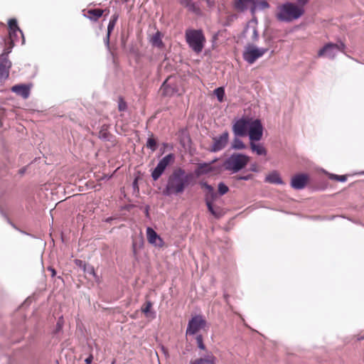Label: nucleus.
Wrapping results in <instances>:
<instances>
[{
  "label": "nucleus",
  "instance_id": "2",
  "mask_svg": "<svg viewBox=\"0 0 364 364\" xmlns=\"http://www.w3.org/2000/svg\"><path fill=\"white\" fill-rule=\"evenodd\" d=\"M304 14L302 7L292 3H287L279 7L277 17L282 21H291L299 18Z\"/></svg>",
  "mask_w": 364,
  "mask_h": 364
},
{
  "label": "nucleus",
  "instance_id": "32",
  "mask_svg": "<svg viewBox=\"0 0 364 364\" xmlns=\"http://www.w3.org/2000/svg\"><path fill=\"white\" fill-rule=\"evenodd\" d=\"M328 176L331 180H335L341 182H345L347 180V176L346 175H336L333 173H328Z\"/></svg>",
  "mask_w": 364,
  "mask_h": 364
},
{
  "label": "nucleus",
  "instance_id": "5",
  "mask_svg": "<svg viewBox=\"0 0 364 364\" xmlns=\"http://www.w3.org/2000/svg\"><path fill=\"white\" fill-rule=\"evenodd\" d=\"M268 48H258L253 45L248 46L243 53V58L250 64L254 63L257 59L268 51Z\"/></svg>",
  "mask_w": 364,
  "mask_h": 364
},
{
  "label": "nucleus",
  "instance_id": "35",
  "mask_svg": "<svg viewBox=\"0 0 364 364\" xmlns=\"http://www.w3.org/2000/svg\"><path fill=\"white\" fill-rule=\"evenodd\" d=\"M85 272L87 273L90 275H92L95 282H100V279L95 273V269L92 266H86V270H84Z\"/></svg>",
  "mask_w": 364,
  "mask_h": 364
},
{
  "label": "nucleus",
  "instance_id": "45",
  "mask_svg": "<svg viewBox=\"0 0 364 364\" xmlns=\"http://www.w3.org/2000/svg\"><path fill=\"white\" fill-rule=\"evenodd\" d=\"M48 269L49 271H50V272H51V276H52L53 277L55 276V274H56V272H55V270L53 267H49L48 268Z\"/></svg>",
  "mask_w": 364,
  "mask_h": 364
},
{
  "label": "nucleus",
  "instance_id": "46",
  "mask_svg": "<svg viewBox=\"0 0 364 364\" xmlns=\"http://www.w3.org/2000/svg\"><path fill=\"white\" fill-rule=\"evenodd\" d=\"M308 1L309 0H298L299 4L301 6L305 5Z\"/></svg>",
  "mask_w": 364,
  "mask_h": 364
},
{
  "label": "nucleus",
  "instance_id": "30",
  "mask_svg": "<svg viewBox=\"0 0 364 364\" xmlns=\"http://www.w3.org/2000/svg\"><path fill=\"white\" fill-rule=\"evenodd\" d=\"M214 94L216 95L219 102H222L224 100L225 90L223 87H220L214 90Z\"/></svg>",
  "mask_w": 364,
  "mask_h": 364
},
{
  "label": "nucleus",
  "instance_id": "1",
  "mask_svg": "<svg viewBox=\"0 0 364 364\" xmlns=\"http://www.w3.org/2000/svg\"><path fill=\"white\" fill-rule=\"evenodd\" d=\"M191 174L186 175L185 171L178 168L173 171L168 179L166 186L164 191L165 195L182 193L188 184V179Z\"/></svg>",
  "mask_w": 364,
  "mask_h": 364
},
{
  "label": "nucleus",
  "instance_id": "44",
  "mask_svg": "<svg viewBox=\"0 0 364 364\" xmlns=\"http://www.w3.org/2000/svg\"><path fill=\"white\" fill-rule=\"evenodd\" d=\"M92 360H93V356L92 354H90L86 359H85V363L86 364H91V363L92 362Z\"/></svg>",
  "mask_w": 364,
  "mask_h": 364
},
{
  "label": "nucleus",
  "instance_id": "9",
  "mask_svg": "<svg viewBox=\"0 0 364 364\" xmlns=\"http://www.w3.org/2000/svg\"><path fill=\"white\" fill-rule=\"evenodd\" d=\"M9 53L4 51L0 55V81L8 78L9 70L11 67V62L9 60Z\"/></svg>",
  "mask_w": 364,
  "mask_h": 364
},
{
  "label": "nucleus",
  "instance_id": "31",
  "mask_svg": "<svg viewBox=\"0 0 364 364\" xmlns=\"http://www.w3.org/2000/svg\"><path fill=\"white\" fill-rule=\"evenodd\" d=\"M153 304L151 301H146L141 306V311L146 316H149V313L152 308Z\"/></svg>",
  "mask_w": 364,
  "mask_h": 364
},
{
  "label": "nucleus",
  "instance_id": "7",
  "mask_svg": "<svg viewBox=\"0 0 364 364\" xmlns=\"http://www.w3.org/2000/svg\"><path fill=\"white\" fill-rule=\"evenodd\" d=\"M206 324L205 320L202 316L198 315L193 316L188 322L186 330V335H194L201 328H204Z\"/></svg>",
  "mask_w": 364,
  "mask_h": 364
},
{
  "label": "nucleus",
  "instance_id": "23",
  "mask_svg": "<svg viewBox=\"0 0 364 364\" xmlns=\"http://www.w3.org/2000/svg\"><path fill=\"white\" fill-rule=\"evenodd\" d=\"M117 19H118V16L114 14L112 16L111 19L109 20V24L107 26V34L106 36V42L107 44H109V43L110 33L113 31V29L116 25Z\"/></svg>",
  "mask_w": 364,
  "mask_h": 364
},
{
  "label": "nucleus",
  "instance_id": "48",
  "mask_svg": "<svg viewBox=\"0 0 364 364\" xmlns=\"http://www.w3.org/2000/svg\"><path fill=\"white\" fill-rule=\"evenodd\" d=\"M251 171H257V166L256 164H253L250 168Z\"/></svg>",
  "mask_w": 364,
  "mask_h": 364
},
{
  "label": "nucleus",
  "instance_id": "27",
  "mask_svg": "<svg viewBox=\"0 0 364 364\" xmlns=\"http://www.w3.org/2000/svg\"><path fill=\"white\" fill-rule=\"evenodd\" d=\"M112 134L108 131L107 127L106 125H103L99 132V138L105 140H109Z\"/></svg>",
  "mask_w": 364,
  "mask_h": 364
},
{
  "label": "nucleus",
  "instance_id": "4",
  "mask_svg": "<svg viewBox=\"0 0 364 364\" xmlns=\"http://www.w3.org/2000/svg\"><path fill=\"white\" fill-rule=\"evenodd\" d=\"M250 161L248 156L242 154H232L224 162L225 170L230 171L232 173H237L246 166Z\"/></svg>",
  "mask_w": 364,
  "mask_h": 364
},
{
  "label": "nucleus",
  "instance_id": "50",
  "mask_svg": "<svg viewBox=\"0 0 364 364\" xmlns=\"http://www.w3.org/2000/svg\"><path fill=\"white\" fill-rule=\"evenodd\" d=\"M364 338V336L363 337H361V339H363Z\"/></svg>",
  "mask_w": 364,
  "mask_h": 364
},
{
  "label": "nucleus",
  "instance_id": "3",
  "mask_svg": "<svg viewBox=\"0 0 364 364\" xmlns=\"http://www.w3.org/2000/svg\"><path fill=\"white\" fill-rule=\"evenodd\" d=\"M186 40L189 47L196 53H200L205 43V37L202 30L187 29Z\"/></svg>",
  "mask_w": 364,
  "mask_h": 364
},
{
  "label": "nucleus",
  "instance_id": "18",
  "mask_svg": "<svg viewBox=\"0 0 364 364\" xmlns=\"http://www.w3.org/2000/svg\"><path fill=\"white\" fill-rule=\"evenodd\" d=\"M190 364H216V358L213 354L209 353L203 358L191 360Z\"/></svg>",
  "mask_w": 364,
  "mask_h": 364
},
{
  "label": "nucleus",
  "instance_id": "33",
  "mask_svg": "<svg viewBox=\"0 0 364 364\" xmlns=\"http://www.w3.org/2000/svg\"><path fill=\"white\" fill-rule=\"evenodd\" d=\"M9 31L19 30V27L17 24V21L15 18H11L9 20Z\"/></svg>",
  "mask_w": 364,
  "mask_h": 364
},
{
  "label": "nucleus",
  "instance_id": "19",
  "mask_svg": "<svg viewBox=\"0 0 364 364\" xmlns=\"http://www.w3.org/2000/svg\"><path fill=\"white\" fill-rule=\"evenodd\" d=\"M265 181L269 183H274V184H282L283 181L280 177L279 173L274 171L271 172L269 174H268L265 178Z\"/></svg>",
  "mask_w": 364,
  "mask_h": 364
},
{
  "label": "nucleus",
  "instance_id": "26",
  "mask_svg": "<svg viewBox=\"0 0 364 364\" xmlns=\"http://www.w3.org/2000/svg\"><path fill=\"white\" fill-rule=\"evenodd\" d=\"M200 185L203 188L208 191L206 196H208V197L211 198L212 199L216 198L217 195L214 191L213 188L210 185L208 184L206 182H203L200 183Z\"/></svg>",
  "mask_w": 364,
  "mask_h": 364
},
{
  "label": "nucleus",
  "instance_id": "6",
  "mask_svg": "<svg viewBox=\"0 0 364 364\" xmlns=\"http://www.w3.org/2000/svg\"><path fill=\"white\" fill-rule=\"evenodd\" d=\"M175 156L173 154H169L165 156L162 159H161L157 164L156 167L151 173V177L154 181L158 180L166 167L171 163L174 161Z\"/></svg>",
  "mask_w": 364,
  "mask_h": 364
},
{
  "label": "nucleus",
  "instance_id": "14",
  "mask_svg": "<svg viewBox=\"0 0 364 364\" xmlns=\"http://www.w3.org/2000/svg\"><path fill=\"white\" fill-rule=\"evenodd\" d=\"M146 237L149 242L154 244L156 247H162L164 242L159 235L151 228H147Z\"/></svg>",
  "mask_w": 364,
  "mask_h": 364
},
{
  "label": "nucleus",
  "instance_id": "42",
  "mask_svg": "<svg viewBox=\"0 0 364 364\" xmlns=\"http://www.w3.org/2000/svg\"><path fill=\"white\" fill-rule=\"evenodd\" d=\"M255 5H259V6L262 9H266L269 7L268 3L265 1H260L259 2H256V4Z\"/></svg>",
  "mask_w": 364,
  "mask_h": 364
},
{
  "label": "nucleus",
  "instance_id": "36",
  "mask_svg": "<svg viewBox=\"0 0 364 364\" xmlns=\"http://www.w3.org/2000/svg\"><path fill=\"white\" fill-rule=\"evenodd\" d=\"M188 10L191 11V12H193V13H195L196 14H200V8L195 3H193L192 1L190 3V4H189V6L188 7Z\"/></svg>",
  "mask_w": 364,
  "mask_h": 364
},
{
  "label": "nucleus",
  "instance_id": "16",
  "mask_svg": "<svg viewBox=\"0 0 364 364\" xmlns=\"http://www.w3.org/2000/svg\"><path fill=\"white\" fill-rule=\"evenodd\" d=\"M168 79H167L161 85V91L163 95L171 97L177 93L178 89L176 86L173 85L168 82Z\"/></svg>",
  "mask_w": 364,
  "mask_h": 364
},
{
  "label": "nucleus",
  "instance_id": "40",
  "mask_svg": "<svg viewBox=\"0 0 364 364\" xmlns=\"http://www.w3.org/2000/svg\"><path fill=\"white\" fill-rule=\"evenodd\" d=\"M74 262L79 267L83 268V270H86V264L83 261L76 259L74 260Z\"/></svg>",
  "mask_w": 364,
  "mask_h": 364
},
{
  "label": "nucleus",
  "instance_id": "10",
  "mask_svg": "<svg viewBox=\"0 0 364 364\" xmlns=\"http://www.w3.org/2000/svg\"><path fill=\"white\" fill-rule=\"evenodd\" d=\"M252 119H240L237 120L232 127V131L236 136H246Z\"/></svg>",
  "mask_w": 364,
  "mask_h": 364
},
{
  "label": "nucleus",
  "instance_id": "37",
  "mask_svg": "<svg viewBox=\"0 0 364 364\" xmlns=\"http://www.w3.org/2000/svg\"><path fill=\"white\" fill-rule=\"evenodd\" d=\"M229 191L228 187L223 183L218 184V192L220 195H224Z\"/></svg>",
  "mask_w": 364,
  "mask_h": 364
},
{
  "label": "nucleus",
  "instance_id": "13",
  "mask_svg": "<svg viewBox=\"0 0 364 364\" xmlns=\"http://www.w3.org/2000/svg\"><path fill=\"white\" fill-rule=\"evenodd\" d=\"M308 180L306 174H298L292 177L291 186L294 189H302L306 186Z\"/></svg>",
  "mask_w": 364,
  "mask_h": 364
},
{
  "label": "nucleus",
  "instance_id": "41",
  "mask_svg": "<svg viewBox=\"0 0 364 364\" xmlns=\"http://www.w3.org/2000/svg\"><path fill=\"white\" fill-rule=\"evenodd\" d=\"M235 178L236 180H245V181H247V180H250L252 178V175L251 174H249V175H247V176H235Z\"/></svg>",
  "mask_w": 364,
  "mask_h": 364
},
{
  "label": "nucleus",
  "instance_id": "17",
  "mask_svg": "<svg viewBox=\"0 0 364 364\" xmlns=\"http://www.w3.org/2000/svg\"><path fill=\"white\" fill-rule=\"evenodd\" d=\"M11 90L24 99H27L30 95V87L26 85H16L11 87Z\"/></svg>",
  "mask_w": 364,
  "mask_h": 364
},
{
  "label": "nucleus",
  "instance_id": "39",
  "mask_svg": "<svg viewBox=\"0 0 364 364\" xmlns=\"http://www.w3.org/2000/svg\"><path fill=\"white\" fill-rule=\"evenodd\" d=\"M118 108L119 111H124L127 109V104L122 98L119 100Z\"/></svg>",
  "mask_w": 364,
  "mask_h": 364
},
{
  "label": "nucleus",
  "instance_id": "47",
  "mask_svg": "<svg viewBox=\"0 0 364 364\" xmlns=\"http://www.w3.org/2000/svg\"><path fill=\"white\" fill-rule=\"evenodd\" d=\"M338 46H339L340 49H338V50L343 51V49L345 48V45L343 43H341V45H338Z\"/></svg>",
  "mask_w": 364,
  "mask_h": 364
},
{
  "label": "nucleus",
  "instance_id": "49",
  "mask_svg": "<svg viewBox=\"0 0 364 364\" xmlns=\"http://www.w3.org/2000/svg\"><path fill=\"white\" fill-rule=\"evenodd\" d=\"M115 363V360H114L112 363V364H114Z\"/></svg>",
  "mask_w": 364,
  "mask_h": 364
},
{
  "label": "nucleus",
  "instance_id": "12",
  "mask_svg": "<svg viewBox=\"0 0 364 364\" xmlns=\"http://www.w3.org/2000/svg\"><path fill=\"white\" fill-rule=\"evenodd\" d=\"M228 139L229 134L228 132H223L219 136L213 137V143L210 150L213 152H217L223 149L226 146Z\"/></svg>",
  "mask_w": 364,
  "mask_h": 364
},
{
  "label": "nucleus",
  "instance_id": "20",
  "mask_svg": "<svg viewBox=\"0 0 364 364\" xmlns=\"http://www.w3.org/2000/svg\"><path fill=\"white\" fill-rule=\"evenodd\" d=\"M151 43L159 48H163L164 43L162 41V34L160 31H157L150 40Z\"/></svg>",
  "mask_w": 364,
  "mask_h": 364
},
{
  "label": "nucleus",
  "instance_id": "43",
  "mask_svg": "<svg viewBox=\"0 0 364 364\" xmlns=\"http://www.w3.org/2000/svg\"><path fill=\"white\" fill-rule=\"evenodd\" d=\"M191 2V0H180L179 3L184 7L187 8L188 7L190 3Z\"/></svg>",
  "mask_w": 364,
  "mask_h": 364
},
{
  "label": "nucleus",
  "instance_id": "34",
  "mask_svg": "<svg viewBox=\"0 0 364 364\" xmlns=\"http://www.w3.org/2000/svg\"><path fill=\"white\" fill-rule=\"evenodd\" d=\"M232 147L235 149H243L245 148V145L240 139L235 138Z\"/></svg>",
  "mask_w": 364,
  "mask_h": 364
},
{
  "label": "nucleus",
  "instance_id": "21",
  "mask_svg": "<svg viewBox=\"0 0 364 364\" xmlns=\"http://www.w3.org/2000/svg\"><path fill=\"white\" fill-rule=\"evenodd\" d=\"M213 170V168L211 166L210 164H200L198 165L197 169L196 170V174L197 176H200L203 174H206Z\"/></svg>",
  "mask_w": 364,
  "mask_h": 364
},
{
  "label": "nucleus",
  "instance_id": "29",
  "mask_svg": "<svg viewBox=\"0 0 364 364\" xmlns=\"http://www.w3.org/2000/svg\"><path fill=\"white\" fill-rule=\"evenodd\" d=\"M146 147L150 149L152 151H155L157 149V143L153 135L148 138L146 142Z\"/></svg>",
  "mask_w": 364,
  "mask_h": 364
},
{
  "label": "nucleus",
  "instance_id": "22",
  "mask_svg": "<svg viewBox=\"0 0 364 364\" xmlns=\"http://www.w3.org/2000/svg\"><path fill=\"white\" fill-rule=\"evenodd\" d=\"M249 4H256L255 0H236L235 7L239 11H244Z\"/></svg>",
  "mask_w": 364,
  "mask_h": 364
},
{
  "label": "nucleus",
  "instance_id": "8",
  "mask_svg": "<svg viewBox=\"0 0 364 364\" xmlns=\"http://www.w3.org/2000/svg\"><path fill=\"white\" fill-rule=\"evenodd\" d=\"M248 133L251 141H259L262 139L263 127L259 119L252 120Z\"/></svg>",
  "mask_w": 364,
  "mask_h": 364
},
{
  "label": "nucleus",
  "instance_id": "24",
  "mask_svg": "<svg viewBox=\"0 0 364 364\" xmlns=\"http://www.w3.org/2000/svg\"><path fill=\"white\" fill-rule=\"evenodd\" d=\"M104 13V10L100 9H90L87 11L88 18L92 21H97Z\"/></svg>",
  "mask_w": 364,
  "mask_h": 364
},
{
  "label": "nucleus",
  "instance_id": "38",
  "mask_svg": "<svg viewBox=\"0 0 364 364\" xmlns=\"http://www.w3.org/2000/svg\"><path fill=\"white\" fill-rule=\"evenodd\" d=\"M196 342L199 348L205 350V346L203 343V337L201 335H198L196 337Z\"/></svg>",
  "mask_w": 364,
  "mask_h": 364
},
{
  "label": "nucleus",
  "instance_id": "28",
  "mask_svg": "<svg viewBox=\"0 0 364 364\" xmlns=\"http://www.w3.org/2000/svg\"><path fill=\"white\" fill-rule=\"evenodd\" d=\"M215 199H212L211 198L208 197V196H206L205 197V202L208 207V210L211 213L212 215H213L215 217H219V213H218L213 208V202Z\"/></svg>",
  "mask_w": 364,
  "mask_h": 364
},
{
  "label": "nucleus",
  "instance_id": "15",
  "mask_svg": "<svg viewBox=\"0 0 364 364\" xmlns=\"http://www.w3.org/2000/svg\"><path fill=\"white\" fill-rule=\"evenodd\" d=\"M336 49H340L338 44L332 43H327L319 50L318 52V56L322 57L326 54L328 56L333 58L335 56L334 50Z\"/></svg>",
  "mask_w": 364,
  "mask_h": 364
},
{
  "label": "nucleus",
  "instance_id": "25",
  "mask_svg": "<svg viewBox=\"0 0 364 364\" xmlns=\"http://www.w3.org/2000/svg\"><path fill=\"white\" fill-rule=\"evenodd\" d=\"M250 148L253 152H256L257 155H266L267 151L261 144H256L254 141L250 142Z\"/></svg>",
  "mask_w": 364,
  "mask_h": 364
},
{
  "label": "nucleus",
  "instance_id": "11",
  "mask_svg": "<svg viewBox=\"0 0 364 364\" xmlns=\"http://www.w3.org/2000/svg\"><path fill=\"white\" fill-rule=\"evenodd\" d=\"M19 35H21L22 38V43H23L25 40L21 29L9 31V38L8 39L5 40L6 48L4 50V51H6V53H11V49L15 45V43L19 40Z\"/></svg>",
  "mask_w": 364,
  "mask_h": 364
}]
</instances>
